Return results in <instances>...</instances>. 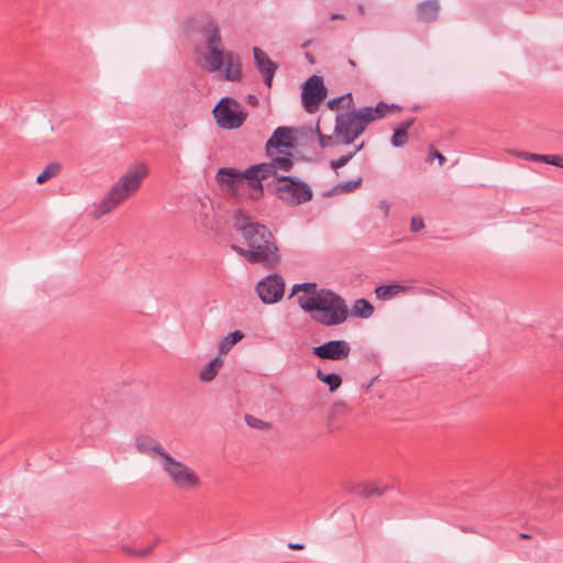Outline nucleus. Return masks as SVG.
<instances>
[{"label": "nucleus", "mask_w": 563, "mask_h": 563, "mask_svg": "<svg viewBox=\"0 0 563 563\" xmlns=\"http://www.w3.org/2000/svg\"><path fill=\"white\" fill-rule=\"evenodd\" d=\"M234 230L241 233L246 247L232 244L231 249L238 255L244 257L250 264H262L266 268H275L282 261L276 238L271 229L253 221L242 210H235L233 214Z\"/></svg>", "instance_id": "1"}, {"label": "nucleus", "mask_w": 563, "mask_h": 563, "mask_svg": "<svg viewBox=\"0 0 563 563\" xmlns=\"http://www.w3.org/2000/svg\"><path fill=\"white\" fill-rule=\"evenodd\" d=\"M297 302L316 323L327 328L341 325L350 317L345 299L329 288H320L316 296H299Z\"/></svg>", "instance_id": "2"}, {"label": "nucleus", "mask_w": 563, "mask_h": 563, "mask_svg": "<svg viewBox=\"0 0 563 563\" xmlns=\"http://www.w3.org/2000/svg\"><path fill=\"white\" fill-rule=\"evenodd\" d=\"M145 176L144 172L136 169L128 170L111 187L108 195L91 211L93 219H100L104 214L113 210L119 203L134 194L141 186V180Z\"/></svg>", "instance_id": "3"}, {"label": "nucleus", "mask_w": 563, "mask_h": 563, "mask_svg": "<svg viewBox=\"0 0 563 563\" xmlns=\"http://www.w3.org/2000/svg\"><path fill=\"white\" fill-rule=\"evenodd\" d=\"M373 121H375V118L369 107L340 112L335 117L333 133L340 137L343 145H350L363 134L366 126Z\"/></svg>", "instance_id": "4"}, {"label": "nucleus", "mask_w": 563, "mask_h": 563, "mask_svg": "<svg viewBox=\"0 0 563 563\" xmlns=\"http://www.w3.org/2000/svg\"><path fill=\"white\" fill-rule=\"evenodd\" d=\"M276 181L275 196L287 206H300L313 197L310 186L297 177L282 175Z\"/></svg>", "instance_id": "5"}, {"label": "nucleus", "mask_w": 563, "mask_h": 563, "mask_svg": "<svg viewBox=\"0 0 563 563\" xmlns=\"http://www.w3.org/2000/svg\"><path fill=\"white\" fill-rule=\"evenodd\" d=\"M173 485L180 490H191L200 486V478L196 472L185 463L177 461L169 453L162 463Z\"/></svg>", "instance_id": "6"}, {"label": "nucleus", "mask_w": 563, "mask_h": 563, "mask_svg": "<svg viewBox=\"0 0 563 563\" xmlns=\"http://www.w3.org/2000/svg\"><path fill=\"white\" fill-rule=\"evenodd\" d=\"M212 113L217 124L224 130L240 128L247 117L241 103L232 97L221 98L214 106Z\"/></svg>", "instance_id": "7"}, {"label": "nucleus", "mask_w": 563, "mask_h": 563, "mask_svg": "<svg viewBox=\"0 0 563 563\" xmlns=\"http://www.w3.org/2000/svg\"><path fill=\"white\" fill-rule=\"evenodd\" d=\"M201 33L206 37V47L209 51L206 60L210 65L211 71H218L222 69L225 60L218 23L213 19H208L201 29Z\"/></svg>", "instance_id": "8"}, {"label": "nucleus", "mask_w": 563, "mask_h": 563, "mask_svg": "<svg viewBox=\"0 0 563 563\" xmlns=\"http://www.w3.org/2000/svg\"><path fill=\"white\" fill-rule=\"evenodd\" d=\"M327 93L328 89L324 86L323 78L318 75L310 76L302 86V107L308 113H313L325 99Z\"/></svg>", "instance_id": "9"}, {"label": "nucleus", "mask_w": 563, "mask_h": 563, "mask_svg": "<svg viewBox=\"0 0 563 563\" xmlns=\"http://www.w3.org/2000/svg\"><path fill=\"white\" fill-rule=\"evenodd\" d=\"M255 291L263 303L274 305L282 300L285 294L284 278L276 273L263 277L255 286Z\"/></svg>", "instance_id": "10"}, {"label": "nucleus", "mask_w": 563, "mask_h": 563, "mask_svg": "<svg viewBox=\"0 0 563 563\" xmlns=\"http://www.w3.org/2000/svg\"><path fill=\"white\" fill-rule=\"evenodd\" d=\"M311 353L320 360L340 362L350 355L351 345L345 340H331L313 346Z\"/></svg>", "instance_id": "11"}, {"label": "nucleus", "mask_w": 563, "mask_h": 563, "mask_svg": "<svg viewBox=\"0 0 563 563\" xmlns=\"http://www.w3.org/2000/svg\"><path fill=\"white\" fill-rule=\"evenodd\" d=\"M272 165H273V163L271 161L268 163L251 165L250 167L244 169L243 175H244V177H246L249 186L251 188H253L255 190H260L262 192L263 191V184H262L263 180H265L272 176H274L275 178L280 177L279 175H277V173L275 172V168Z\"/></svg>", "instance_id": "12"}, {"label": "nucleus", "mask_w": 563, "mask_h": 563, "mask_svg": "<svg viewBox=\"0 0 563 563\" xmlns=\"http://www.w3.org/2000/svg\"><path fill=\"white\" fill-rule=\"evenodd\" d=\"M295 137L292 135V129L288 126H278L267 140L265 151L267 156H274L276 153H283L284 148H292Z\"/></svg>", "instance_id": "13"}, {"label": "nucleus", "mask_w": 563, "mask_h": 563, "mask_svg": "<svg viewBox=\"0 0 563 563\" xmlns=\"http://www.w3.org/2000/svg\"><path fill=\"white\" fill-rule=\"evenodd\" d=\"M253 55L254 63L258 71L263 75L265 85L271 88L278 65L260 47H253Z\"/></svg>", "instance_id": "14"}, {"label": "nucleus", "mask_w": 563, "mask_h": 563, "mask_svg": "<svg viewBox=\"0 0 563 563\" xmlns=\"http://www.w3.org/2000/svg\"><path fill=\"white\" fill-rule=\"evenodd\" d=\"M135 448L139 453L145 455H158L164 460L168 452L154 438L141 434L135 438Z\"/></svg>", "instance_id": "15"}, {"label": "nucleus", "mask_w": 563, "mask_h": 563, "mask_svg": "<svg viewBox=\"0 0 563 563\" xmlns=\"http://www.w3.org/2000/svg\"><path fill=\"white\" fill-rule=\"evenodd\" d=\"M217 180L222 187H225L228 191H233L238 184L246 180V177H244L243 170L240 172L231 167H221L217 173Z\"/></svg>", "instance_id": "16"}, {"label": "nucleus", "mask_w": 563, "mask_h": 563, "mask_svg": "<svg viewBox=\"0 0 563 563\" xmlns=\"http://www.w3.org/2000/svg\"><path fill=\"white\" fill-rule=\"evenodd\" d=\"M440 12L438 0H424L417 5V19L420 22L430 23L437 20Z\"/></svg>", "instance_id": "17"}, {"label": "nucleus", "mask_w": 563, "mask_h": 563, "mask_svg": "<svg viewBox=\"0 0 563 563\" xmlns=\"http://www.w3.org/2000/svg\"><path fill=\"white\" fill-rule=\"evenodd\" d=\"M223 78L229 81H238L241 79L242 69L241 60L238 55L232 52L225 53Z\"/></svg>", "instance_id": "18"}, {"label": "nucleus", "mask_w": 563, "mask_h": 563, "mask_svg": "<svg viewBox=\"0 0 563 563\" xmlns=\"http://www.w3.org/2000/svg\"><path fill=\"white\" fill-rule=\"evenodd\" d=\"M518 156L521 158H525L527 161L544 163V164H549V165H553V166L563 168V156L562 155H556V154L544 155V154L520 152L518 154Z\"/></svg>", "instance_id": "19"}, {"label": "nucleus", "mask_w": 563, "mask_h": 563, "mask_svg": "<svg viewBox=\"0 0 563 563\" xmlns=\"http://www.w3.org/2000/svg\"><path fill=\"white\" fill-rule=\"evenodd\" d=\"M223 365V360L220 355L214 356L210 360L199 372V379L201 382L208 383L216 378L219 371Z\"/></svg>", "instance_id": "20"}, {"label": "nucleus", "mask_w": 563, "mask_h": 563, "mask_svg": "<svg viewBox=\"0 0 563 563\" xmlns=\"http://www.w3.org/2000/svg\"><path fill=\"white\" fill-rule=\"evenodd\" d=\"M415 123V119L411 118L401 122L395 130L390 139V143L394 147H401L408 141V130Z\"/></svg>", "instance_id": "21"}, {"label": "nucleus", "mask_w": 563, "mask_h": 563, "mask_svg": "<svg viewBox=\"0 0 563 563\" xmlns=\"http://www.w3.org/2000/svg\"><path fill=\"white\" fill-rule=\"evenodd\" d=\"M374 313L373 305L364 298L356 299L350 310V316L367 319Z\"/></svg>", "instance_id": "22"}, {"label": "nucleus", "mask_w": 563, "mask_h": 563, "mask_svg": "<svg viewBox=\"0 0 563 563\" xmlns=\"http://www.w3.org/2000/svg\"><path fill=\"white\" fill-rule=\"evenodd\" d=\"M407 287L400 284L382 285L375 288V295L380 300H388L394 296L407 291Z\"/></svg>", "instance_id": "23"}, {"label": "nucleus", "mask_w": 563, "mask_h": 563, "mask_svg": "<svg viewBox=\"0 0 563 563\" xmlns=\"http://www.w3.org/2000/svg\"><path fill=\"white\" fill-rule=\"evenodd\" d=\"M317 378L329 387L330 393H334L342 385V377L338 373H324L322 369H317Z\"/></svg>", "instance_id": "24"}, {"label": "nucleus", "mask_w": 563, "mask_h": 563, "mask_svg": "<svg viewBox=\"0 0 563 563\" xmlns=\"http://www.w3.org/2000/svg\"><path fill=\"white\" fill-rule=\"evenodd\" d=\"M243 338V333L239 330L230 332L219 342V355L227 354L234 344Z\"/></svg>", "instance_id": "25"}, {"label": "nucleus", "mask_w": 563, "mask_h": 563, "mask_svg": "<svg viewBox=\"0 0 563 563\" xmlns=\"http://www.w3.org/2000/svg\"><path fill=\"white\" fill-rule=\"evenodd\" d=\"M273 167L275 168V172L283 170V172H290L294 166V159L291 153H286L284 156H271Z\"/></svg>", "instance_id": "26"}, {"label": "nucleus", "mask_w": 563, "mask_h": 563, "mask_svg": "<svg viewBox=\"0 0 563 563\" xmlns=\"http://www.w3.org/2000/svg\"><path fill=\"white\" fill-rule=\"evenodd\" d=\"M362 181L363 178L358 177L357 179L339 183L327 195L330 196L332 194L352 192L362 185Z\"/></svg>", "instance_id": "27"}, {"label": "nucleus", "mask_w": 563, "mask_h": 563, "mask_svg": "<svg viewBox=\"0 0 563 563\" xmlns=\"http://www.w3.org/2000/svg\"><path fill=\"white\" fill-rule=\"evenodd\" d=\"M387 487H378L375 484H361L355 487V493L363 497L382 496Z\"/></svg>", "instance_id": "28"}, {"label": "nucleus", "mask_w": 563, "mask_h": 563, "mask_svg": "<svg viewBox=\"0 0 563 563\" xmlns=\"http://www.w3.org/2000/svg\"><path fill=\"white\" fill-rule=\"evenodd\" d=\"M60 169H62V166L57 162L48 164L44 168V170L41 174H38V176L36 177V183L40 185L46 183L48 179L57 176L59 174Z\"/></svg>", "instance_id": "29"}, {"label": "nucleus", "mask_w": 563, "mask_h": 563, "mask_svg": "<svg viewBox=\"0 0 563 563\" xmlns=\"http://www.w3.org/2000/svg\"><path fill=\"white\" fill-rule=\"evenodd\" d=\"M316 133L318 135L319 144L322 148L325 147H332L335 145L343 144V142L340 141V137L334 134L335 137L332 135H325L321 133L320 129L317 126Z\"/></svg>", "instance_id": "30"}, {"label": "nucleus", "mask_w": 563, "mask_h": 563, "mask_svg": "<svg viewBox=\"0 0 563 563\" xmlns=\"http://www.w3.org/2000/svg\"><path fill=\"white\" fill-rule=\"evenodd\" d=\"M298 291H303L311 294V296H316V294L319 291L318 286L316 283H300L295 284L291 288L290 297L296 295Z\"/></svg>", "instance_id": "31"}, {"label": "nucleus", "mask_w": 563, "mask_h": 563, "mask_svg": "<svg viewBox=\"0 0 563 563\" xmlns=\"http://www.w3.org/2000/svg\"><path fill=\"white\" fill-rule=\"evenodd\" d=\"M368 107L375 120L386 117L389 111V104L384 101L378 102L375 107Z\"/></svg>", "instance_id": "32"}, {"label": "nucleus", "mask_w": 563, "mask_h": 563, "mask_svg": "<svg viewBox=\"0 0 563 563\" xmlns=\"http://www.w3.org/2000/svg\"><path fill=\"white\" fill-rule=\"evenodd\" d=\"M355 155V152H349L342 156H340L338 159H333L330 162V166L332 169L336 170L339 168L344 167Z\"/></svg>", "instance_id": "33"}, {"label": "nucleus", "mask_w": 563, "mask_h": 563, "mask_svg": "<svg viewBox=\"0 0 563 563\" xmlns=\"http://www.w3.org/2000/svg\"><path fill=\"white\" fill-rule=\"evenodd\" d=\"M153 548H154V544L148 547V548H141V549H137V548H134V549L124 548V551L128 554H131V555L146 556V555H148L153 551Z\"/></svg>", "instance_id": "34"}, {"label": "nucleus", "mask_w": 563, "mask_h": 563, "mask_svg": "<svg viewBox=\"0 0 563 563\" xmlns=\"http://www.w3.org/2000/svg\"><path fill=\"white\" fill-rule=\"evenodd\" d=\"M245 421L246 423L252 427V428H256V429H264V427L267 426L266 422L262 421L261 419L258 418H255L251 415H246L245 416Z\"/></svg>", "instance_id": "35"}, {"label": "nucleus", "mask_w": 563, "mask_h": 563, "mask_svg": "<svg viewBox=\"0 0 563 563\" xmlns=\"http://www.w3.org/2000/svg\"><path fill=\"white\" fill-rule=\"evenodd\" d=\"M423 228H424V222H423V219L421 217L416 216V217L411 218L410 230L412 232H419Z\"/></svg>", "instance_id": "36"}, {"label": "nucleus", "mask_w": 563, "mask_h": 563, "mask_svg": "<svg viewBox=\"0 0 563 563\" xmlns=\"http://www.w3.org/2000/svg\"><path fill=\"white\" fill-rule=\"evenodd\" d=\"M345 97H351V93H347V95H343V96H340V97H335V98H332L330 100H328L327 102V106L331 109V110H335L340 107L342 100L345 98Z\"/></svg>", "instance_id": "37"}, {"label": "nucleus", "mask_w": 563, "mask_h": 563, "mask_svg": "<svg viewBox=\"0 0 563 563\" xmlns=\"http://www.w3.org/2000/svg\"><path fill=\"white\" fill-rule=\"evenodd\" d=\"M429 159L430 161L438 159L440 165H443L446 162L445 156L443 154H441L437 150H430V157H429Z\"/></svg>", "instance_id": "38"}, {"label": "nucleus", "mask_w": 563, "mask_h": 563, "mask_svg": "<svg viewBox=\"0 0 563 563\" xmlns=\"http://www.w3.org/2000/svg\"><path fill=\"white\" fill-rule=\"evenodd\" d=\"M288 547L291 550H302L305 548L302 543H289Z\"/></svg>", "instance_id": "39"}, {"label": "nucleus", "mask_w": 563, "mask_h": 563, "mask_svg": "<svg viewBox=\"0 0 563 563\" xmlns=\"http://www.w3.org/2000/svg\"><path fill=\"white\" fill-rule=\"evenodd\" d=\"M340 408H344V404L343 402H335L333 405V407H332V415L336 413Z\"/></svg>", "instance_id": "40"}, {"label": "nucleus", "mask_w": 563, "mask_h": 563, "mask_svg": "<svg viewBox=\"0 0 563 563\" xmlns=\"http://www.w3.org/2000/svg\"><path fill=\"white\" fill-rule=\"evenodd\" d=\"M342 19H344V15L340 14V13H334L330 16V20H342Z\"/></svg>", "instance_id": "41"}, {"label": "nucleus", "mask_w": 563, "mask_h": 563, "mask_svg": "<svg viewBox=\"0 0 563 563\" xmlns=\"http://www.w3.org/2000/svg\"><path fill=\"white\" fill-rule=\"evenodd\" d=\"M363 147H364V143L362 142L361 144L356 145L352 152H355V154H356L357 152L362 151Z\"/></svg>", "instance_id": "42"}, {"label": "nucleus", "mask_w": 563, "mask_h": 563, "mask_svg": "<svg viewBox=\"0 0 563 563\" xmlns=\"http://www.w3.org/2000/svg\"><path fill=\"white\" fill-rule=\"evenodd\" d=\"M401 107L395 103L389 104V110H400Z\"/></svg>", "instance_id": "43"}, {"label": "nucleus", "mask_w": 563, "mask_h": 563, "mask_svg": "<svg viewBox=\"0 0 563 563\" xmlns=\"http://www.w3.org/2000/svg\"><path fill=\"white\" fill-rule=\"evenodd\" d=\"M364 11H365V10H364V5H363V4H358V12H360L361 14H364Z\"/></svg>", "instance_id": "44"}, {"label": "nucleus", "mask_w": 563, "mask_h": 563, "mask_svg": "<svg viewBox=\"0 0 563 563\" xmlns=\"http://www.w3.org/2000/svg\"><path fill=\"white\" fill-rule=\"evenodd\" d=\"M519 537H520L521 539H528V538H530L528 534H525V533H520V534H519Z\"/></svg>", "instance_id": "45"}, {"label": "nucleus", "mask_w": 563, "mask_h": 563, "mask_svg": "<svg viewBox=\"0 0 563 563\" xmlns=\"http://www.w3.org/2000/svg\"><path fill=\"white\" fill-rule=\"evenodd\" d=\"M347 63H349L351 66L355 67V62H354L353 59H351V58H350V59L347 60Z\"/></svg>", "instance_id": "46"}, {"label": "nucleus", "mask_w": 563, "mask_h": 563, "mask_svg": "<svg viewBox=\"0 0 563 563\" xmlns=\"http://www.w3.org/2000/svg\"><path fill=\"white\" fill-rule=\"evenodd\" d=\"M464 532H472V530L470 528H463L462 529Z\"/></svg>", "instance_id": "47"}, {"label": "nucleus", "mask_w": 563, "mask_h": 563, "mask_svg": "<svg viewBox=\"0 0 563 563\" xmlns=\"http://www.w3.org/2000/svg\"><path fill=\"white\" fill-rule=\"evenodd\" d=\"M251 101H254L255 97L253 95H250Z\"/></svg>", "instance_id": "48"}, {"label": "nucleus", "mask_w": 563, "mask_h": 563, "mask_svg": "<svg viewBox=\"0 0 563 563\" xmlns=\"http://www.w3.org/2000/svg\"><path fill=\"white\" fill-rule=\"evenodd\" d=\"M251 101H254L255 97L253 95H250Z\"/></svg>", "instance_id": "49"}]
</instances>
